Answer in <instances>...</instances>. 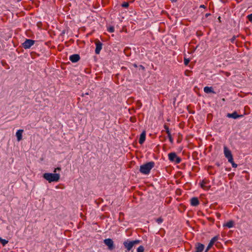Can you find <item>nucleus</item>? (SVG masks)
Here are the masks:
<instances>
[{
  "mask_svg": "<svg viewBox=\"0 0 252 252\" xmlns=\"http://www.w3.org/2000/svg\"><path fill=\"white\" fill-rule=\"evenodd\" d=\"M181 139H178V140H177V142H178V143L181 142Z\"/></svg>",
  "mask_w": 252,
  "mask_h": 252,
  "instance_id": "obj_39",
  "label": "nucleus"
},
{
  "mask_svg": "<svg viewBox=\"0 0 252 252\" xmlns=\"http://www.w3.org/2000/svg\"><path fill=\"white\" fill-rule=\"evenodd\" d=\"M208 251H207V249L205 250V252H208Z\"/></svg>",
  "mask_w": 252,
  "mask_h": 252,
  "instance_id": "obj_42",
  "label": "nucleus"
},
{
  "mask_svg": "<svg viewBox=\"0 0 252 252\" xmlns=\"http://www.w3.org/2000/svg\"><path fill=\"white\" fill-rule=\"evenodd\" d=\"M200 8H206V6H205L204 5H201L200 6Z\"/></svg>",
  "mask_w": 252,
  "mask_h": 252,
  "instance_id": "obj_35",
  "label": "nucleus"
},
{
  "mask_svg": "<svg viewBox=\"0 0 252 252\" xmlns=\"http://www.w3.org/2000/svg\"><path fill=\"white\" fill-rule=\"evenodd\" d=\"M173 2H175L177 1V0H170Z\"/></svg>",
  "mask_w": 252,
  "mask_h": 252,
  "instance_id": "obj_37",
  "label": "nucleus"
},
{
  "mask_svg": "<svg viewBox=\"0 0 252 252\" xmlns=\"http://www.w3.org/2000/svg\"><path fill=\"white\" fill-rule=\"evenodd\" d=\"M61 170V167H57V168H55V170H54V172H56L57 171V170Z\"/></svg>",
  "mask_w": 252,
  "mask_h": 252,
  "instance_id": "obj_31",
  "label": "nucleus"
},
{
  "mask_svg": "<svg viewBox=\"0 0 252 252\" xmlns=\"http://www.w3.org/2000/svg\"><path fill=\"white\" fill-rule=\"evenodd\" d=\"M229 162L231 163L233 167L236 168L237 167V164L234 162L233 159H232V161Z\"/></svg>",
  "mask_w": 252,
  "mask_h": 252,
  "instance_id": "obj_25",
  "label": "nucleus"
},
{
  "mask_svg": "<svg viewBox=\"0 0 252 252\" xmlns=\"http://www.w3.org/2000/svg\"><path fill=\"white\" fill-rule=\"evenodd\" d=\"M145 139H146V131H143L140 134V138L139 139V143L140 144H142L145 141Z\"/></svg>",
  "mask_w": 252,
  "mask_h": 252,
  "instance_id": "obj_13",
  "label": "nucleus"
},
{
  "mask_svg": "<svg viewBox=\"0 0 252 252\" xmlns=\"http://www.w3.org/2000/svg\"><path fill=\"white\" fill-rule=\"evenodd\" d=\"M211 15V14L210 13H206L205 14V17H208V16H210Z\"/></svg>",
  "mask_w": 252,
  "mask_h": 252,
  "instance_id": "obj_34",
  "label": "nucleus"
},
{
  "mask_svg": "<svg viewBox=\"0 0 252 252\" xmlns=\"http://www.w3.org/2000/svg\"><path fill=\"white\" fill-rule=\"evenodd\" d=\"M104 243L106 246H108V249L109 250H113L115 248L113 240L110 238L105 239L104 240Z\"/></svg>",
  "mask_w": 252,
  "mask_h": 252,
  "instance_id": "obj_7",
  "label": "nucleus"
},
{
  "mask_svg": "<svg viewBox=\"0 0 252 252\" xmlns=\"http://www.w3.org/2000/svg\"><path fill=\"white\" fill-rule=\"evenodd\" d=\"M216 165H217L218 166H220V163H216Z\"/></svg>",
  "mask_w": 252,
  "mask_h": 252,
  "instance_id": "obj_41",
  "label": "nucleus"
},
{
  "mask_svg": "<svg viewBox=\"0 0 252 252\" xmlns=\"http://www.w3.org/2000/svg\"><path fill=\"white\" fill-rule=\"evenodd\" d=\"M0 243L3 246H4L8 243V241L0 237Z\"/></svg>",
  "mask_w": 252,
  "mask_h": 252,
  "instance_id": "obj_18",
  "label": "nucleus"
},
{
  "mask_svg": "<svg viewBox=\"0 0 252 252\" xmlns=\"http://www.w3.org/2000/svg\"><path fill=\"white\" fill-rule=\"evenodd\" d=\"M44 179L49 183L58 182L60 178V175L58 173H45L43 174Z\"/></svg>",
  "mask_w": 252,
  "mask_h": 252,
  "instance_id": "obj_1",
  "label": "nucleus"
},
{
  "mask_svg": "<svg viewBox=\"0 0 252 252\" xmlns=\"http://www.w3.org/2000/svg\"><path fill=\"white\" fill-rule=\"evenodd\" d=\"M96 48L95 49V53L96 54H99L101 50L102 49V43L99 40H96L95 42Z\"/></svg>",
  "mask_w": 252,
  "mask_h": 252,
  "instance_id": "obj_8",
  "label": "nucleus"
},
{
  "mask_svg": "<svg viewBox=\"0 0 252 252\" xmlns=\"http://www.w3.org/2000/svg\"><path fill=\"white\" fill-rule=\"evenodd\" d=\"M133 65L135 67H137V65L136 64L134 63L133 64Z\"/></svg>",
  "mask_w": 252,
  "mask_h": 252,
  "instance_id": "obj_38",
  "label": "nucleus"
},
{
  "mask_svg": "<svg viewBox=\"0 0 252 252\" xmlns=\"http://www.w3.org/2000/svg\"><path fill=\"white\" fill-rule=\"evenodd\" d=\"M34 40L27 39L22 44V45L25 49H29L30 48L31 46L34 44Z\"/></svg>",
  "mask_w": 252,
  "mask_h": 252,
  "instance_id": "obj_6",
  "label": "nucleus"
},
{
  "mask_svg": "<svg viewBox=\"0 0 252 252\" xmlns=\"http://www.w3.org/2000/svg\"><path fill=\"white\" fill-rule=\"evenodd\" d=\"M144 249L142 246H139L137 250V252H144Z\"/></svg>",
  "mask_w": 252,
  "mask_h": 252,
  "instance_id": "obj_20",
  "label": "nucleus"
},
{
  "mask_svg": "<svg viewBox=\"0 0 252 252\" xmlns=\"http://www.w3.org/2000/svg\"><path fill=\"white\" fill-rule=\"evenodd\" d=\"M218 20H219L220 22H221V21H220V17H219Z\"/></svg>",
  "mask_w": 252,
  "mask_h": 252,
  "instance_id": "obj_40",
  "label": "nucleus"
},
{
  "mask_svg": "<svg viewBox=\"0 0 252 252\" xmlns=\"http://www.w3.org/2000/svg\"><path fill=\"white\" fill-rule=\"evenodd\" d=\"M137 104L139 107H140L142 106V103L140 101H138L137 102Z\"/></svg>",
  "mask_w": 252,
  "mask_h": 252,
  "instance_id": "obj_29",
  "label": "nucleus"
},
{
  "mask_svg": "<svg viewBox=\"0 0 252 252\" xmlns=\"http://www.w3.org/2000/svg\"><path fill=\"white\" fill-rule=\"evenodd\" d=\"M189 72V71H188V70H186V71H185V75H187V76L189 75L188 74V72Z\"/></svg>",
  "mask_w": 252,
  "mask_h": 252,
  "instance_id": "obj_32",
  "label": "nucleus"
},
{
  "mask_svg": "<svg viewBox=\"0 0 252 252\" xmlns=\"http://www.w3.org/2000/svg\"><path fill=\"white\" fill-rule=\"evenodd\" d=\"M228 118H231L234 119H236L239 118H241L243 116V115H238L236 111H234L232 113H228L226 116Z\"/></svg>",
  "mask_w": 252,
  "mask_h": 252,
  "instance_id": "obj_9",
  "label": "nucleus"
},
{
  "mask_svg": "<svg viewBox=\"0 0 252 252\" xmlns=\"http://www.w3.org/2000/svg\"><path fill=\"white\" fill-rule=\"evenodd\" d=\"M23 132V129L18 130L16 133L18 141H20L22 139V133Z\"/></svg>",
  "mask_w": 252,
  "mask_h": 252,
  "instance_id": "obj_15",
  "label": "nucleus"
},
{
  "mask_svg": "<svg viewBox=\"0 0 252 252\" xmlns=\"http://www.w3.org/2000/svg\"><path fill=\"white\" fill-rule=\"evenodd\" d=\"M164 128L166 130V132L167 133V131H170L169 129V127L167 125H164Z\"/></svg>",
  "mask_w": 252,
  "mask_h": 252,
  "instance_id": "obj_27",
  "label": "nucleus"
},
{
  "mask_svg": "<svg viewBox=\"0 0 252 252\" xmlns=\"http://www.w3.org/2000/svg\"><path fill=\"white\" fill-rule=\"evenodd\" d=\"M204 91L205 93L207 94L209 93H213L216 94V92H214L212 87H205L204 88Z\"/></svg>",
  "mask_w": 252,
  "mask_h": 252,
  "instance_id": "obj_16",
  "label": "nucleus"
},
{
  "mask_svg": "<svg viewBox=\"0 0 252 252\" xmlns=\"http://www.w3.org/2000/svg\"><path fill=\"white\" fill-rule=\"evenodd\" d=\"M219 237L218 236H216L214 237L210 241L207 247V251H209V250L212 247L215 242H216L218 240Z\"/></svg>",
  "mask_w": 252,
  "mask_h": 252,
  "instance_id": "obj_11",
  "label": "nucleus"
},
{
  "mask_svg": "<svg viewBox=\"0 0 252 252\" xmlns=\"http://www.w3.org/2000/svg\"><path fill=\"white\" fill-rule=\"evenodd\" d=\"M84 95H89V93H85V94H82V96H84Z\"/></svg>",
  "mask_w": 252,
  "mask_h": 252,
  "instance_id": "obj_36",
  "label": "nucleus"
},
{
  "mask_svg": "<svg viewBox=\"0 0 252 252\" xmlns=\"http://www.w3.org/2000/svg\"><path fill=\"white\" fill-rule=\"evenodd\" d=\"M189 72V71H188V70H186V71H185V75H187V76L189 75L188 74V72Z\"/></svg>",
  "mask_w": 252,
  "mask_h": 252,
  "instance_id": "obj_33",
  "label": "nucleus"
},
{
  "mask_svg": "<svg viewBox=\"0 0 252 252\" xmlns=\"http://www.w3.org/2000/svg\"><path fill=\"white\" fill-rule=\"evenodd\" d=\"M224 154L225 157L227 158L228 162L232 161L233 156L231 151L226 147H224Z\"/></svg>",
  "mask_w": 252,
  "mask_h": 252,
  "instance_id": "obj_5",
  "label": "nucleus"
},
{
  "mask_svg": "<svg viewBox=\"0 0 252 252\" xmlns=\"http://www.w3.org/2000/svg\"><path fill=\"white\" fill-rule=\"evenodd\" d=\"M168 158L170 161L175 162L176 163H179L181 161V158L174 152L168 154Z\"/></svg>",
  "mask_w": 252,
  "mask_h": 252,
  "instance_id": "obj_4",
  "label": "nucleus"
},
{
  "mask_svg": "<svg viewBox=\"0 0 252 252\" xmlns=\"http://www.w3.org/2000/svg\"><path fill=\"white\" fill-rule=\"evenodd\" d=\"M248 19L250 22H252V13L251 14H249L247 16Z\"/></svg>",
  "mask_w": 252,
  "mask_h": 252,
  "instance_id": "obj_26",
  "label": "nucleus"
},
{
  "mask_svg": "<svg viewBox=\"0 0 252 252\" xmlns=\"http://www.w3.org/2000/svg\"><path fill=\"white\" fill-rule=\"evenodd\" d=\"M139 68L142 69L143 70H145V67L144 66H143L142 65H140L139 66Z\"/></svg>",
  "mask_w": 252,
  "mask_h": 252,
  "instance_id": "obj_30",
  "label": "nucleus"
},
{
  "mask_svg": "<svg viewBox=\"0 0 252 252\" xmlns=\"http://www.w3.org/2000/svg\"><path fill=\"white\" fill-rule=\"evenodd\" d=\"M234 224V222L233 220H231L228 221L226 223L223 225L224 226H226L228 228H232Z\"/></svg>",
  "mask_w": 252,
  "mask_h": 252,
  "instance_id": "obj_17",
  "label": "nucleus"
},
{
  "mask_svg": "<svg viewBox=\"0 0 252 252\" xmlns=\"http://www.w3.org/2000/svg\"><path fill=\"white\" fill-rule=\"evenodd\" d=\"M107 31L109 32H114V28L113 26H111L108 28Z\"/></svg>",
  "mask_w": 252,
  "mask_h": 252,
  "instance_id": "obj_21",
  "label": "nucleus"
},
{
  "mask_svg": "<svg viewBox=\"0 0 252 252\" xmlns=\"http://www.w3.org/2000/svg\"><path fill=\"white\" fill-rule=\"evenodd\" d=\"M190 204L193 206H197L199 204V201L197 197H192L190 199Z\"/></svg>",
  "mask_w": 252,
  "mask_h": 252,
  "instance_id": "obj_14",
  "label": "nucleus"
},
{
  "mask_svg": "<svg viewBox=\"0 0 252 252\" xmlns=\"http://www.w3.org/2000/svg\"><path fill=\"white\" fill-rule=\"evenodd\" d=\"M167 134L168 135V137L169 138V141L171 143H173V139L172 137V136H171L170 132V131H167Z\"/></svg>",
  "mask_w": 252,
  "mask_h": 252,
  "instance_id": "obj_19",
  "label": "nucleus"
},
{
  "mask_svg": "<svg viewBox=\"0 0 252 252\" xmlns=\"http://www.w3.org/2000/svg\"><path fill=\"white\" fill-rule=\"evenodd\" d=\"M209 181L206 179L203 180L200 183L201 187L206 190H209L210 188V186H207L206 184H207Z\"/></svg>",
  "mask_w": 252,
  "mask_h": 252,
  "instance_id": "obj_12",
  "label": "nucleus"
},
{
  "mask_svg": "<svg viewBox=\"0 0 252 252\" xmlns=\"http://www.w3.org/2000/svg\"><path fill=\"white\" fill-rule=\"evenodd\" d=\"M156 221L158 223H160L163 221V219L161 217H159L156 219Z\"/></svg>",
  "mask_w": 252,
  "mask_h": 252,
  "instance_id": "obj_24",
  "label": "nucleus"
},
{
  "mask_svg": "<svg viewBox=\"0 0 252 252\" xmlns=\"http://www.w3.org/2000/svg\"><path fill=\"white\" fill-rule=\"evenodd\" d=\"M80 59L79 55L73 54L69 57L70 61L72 63H76Z\"/></svg>",
  "mask_w": 252,
  "mask_h": 252,
  "instance_id": "obj_10",
  "label": "nucleus"
},
{
  "mask_svg": "<svg viewBox=\"0 0 252 252\" xmlns=\"http://www.w3.org/2000/svg\"><path fill=\"white\" fill-rule=\"evenodd\" d=\"M236 39V36H233L231 39H230V41L232 43H233L234 40H235Z\"/></svg>",
  "mask_w": 252,
  "mask_h": 252,
  "instance_id": "obj_28",
  "label": "nucleus"
},
{
  "mask_svg": "<svg viewBox=\"0 0 252 252\" xmlns=\"http://www.w3.org/2000/svg\"><path fill=\"white\" fill-rule=\"evenodd\" d=\"M154 161L147 162L140 166L139 171L143 174H148L151 170L154 167Z\"/></svg>",
  "mask_w": 252,
  "mask_h": 252,
  "instance_id": "obj_2",
  "label": "nucleus"
},
{
  "mask_svg": "<svg viewBox=\"0 0 252 252\" xmlns=\"http://www.w3.org/2000/svg\"><path fill=\"white\" fill-rule=\"evenodd\" d=\"M189 62H190V60L189 59L185 58V59H184V64L186 65H187L189 64Z\"/></svg>",
  "mask_w": 252,
  "mask_h": 252,
  "instance_id": "obj_23",
  "label": "nucleus"
},
{
  "mask_svg": "<svg viewBox=\"0 0 252 252\" xmlns=\"http://www.w3.org/2000/svg\"><path fill=\"white\" fill-rule=\"evenodd\" d=\"M129 6V3L127 2H124L122 4V6L123 7L127 8Z\"/></svg>",
  "mask_w": 252,
  "mask_h": 252,
  "instance_id": "obj_22",
  "label": "nucleus"
},
{
  "mask_svg": "<svg viewBox=\"0 0 252 252\" xmlns=\"http://www.w3.org/2000/svg\"><path fill=\"white\" fill-rule=\"evenodd\" d=\"M140 242L139 240H134V241H129L127 240L126 241H125L123 243V245L125 248L126 249L127 251H130L133 246L135 244H138Z\"/></svg>",
  "mask_w": 252,
  "mask_h": 252,
  "instance_id": "obj_3",
  "label": "nucleus"
}]
</instances>
